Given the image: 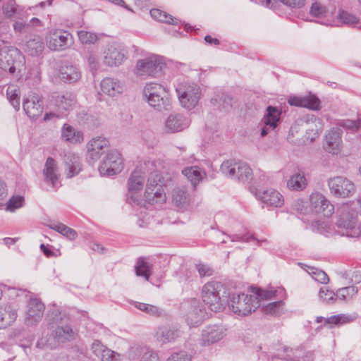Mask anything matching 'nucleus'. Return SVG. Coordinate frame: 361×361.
I'll use <instances>...</instances> for the list:
<instances>
[{"mask_svg": "<svg viewBox=\"0 0 361 361\" xmlns=\"http://www.w3.org/2000/svg\"><path fill=\"white\" fill-rule=\"evenodd\" d=\"M24 56L15 47L3 46L0 47V69L14 75L20 73L24 66Z\"/></svg>", "mask_w": 361, "mask_h": 361, "instance_id": "obj_1", "label": "nucleus"}, {"mask_svg": "<svg viewBox=\"0 0 361 361\" xmlns=\"http://www.w3.org/2000/svg\"><path fill=\"white\" fill-rule=\"evenodd\" d=\"M144 96L148 104L158 111L166 109L170 105V98L165 87L160 84L149 82L143 89Z\"/></svg>", "mask_w": 361, "mask_h": 361, "instance_id": "obj_2", "label": "nucleus"}, {"mask_svg": "<svg viewBox=\"0 0 361 361\" xmlns=\"http://www.w3.org/2000/svg\"><path fill=\"white\" fill-rule=\"evenodd\" d=\"M228 306L235 314L247 316L258 307V301L252 295L234 293L230 298Z\"/></svg>", "mask_w": 361, "mask_h": 361, "instance_id": "obj_3", "label": "nucleus"}, {"mask_svg": "<svg viewBox=\"0 0 361 361\" xmlns=\"http://www.w3.org/2000/svg\"><path fill=\"white\" fill-rule=\"evenodd\" d=\"M224 289L223 285L218 281H210L206 283L202 290L203 302L214 312H219L223 309V300L220 292Z\"/></svg>", "mask_w": 361, "mask_h": 361, "instance_id": "obj_4", "label": "nucleus"}, {"mask_svg": "<svg viewBox=\"0 0 361 361\" xmlns=\"http://www.w3.org/2000/svg\"><path fill=\"white\" fill-rule=\"evenodd\" d=\"M164 66L161 56L152 54L137 61L135 73L140 76L156 77Z\"/></svg>", "mask_w": 361, "mask_h": 361, "instance_id": "obj_5", "label": "nucleus"}, {"mask_svg": "<svg viewBox=\"0 0 361 361\" xmlns=\"http://www.w3.org/2000/svg\"><path fill=\"white\" fill-rule=\"evenodd\" d=\"M176 91L180 104L188 109L195 108L201 97L200 87L195 83L180 87Z\"/></svg>", "mask_w": 361, "mask_h": 361, "instance_id": "obj_6", "label": "nucleus"}, {"mask_svg": "<svg viewBox=\"0 0 361 361\" xmlns=\"http://www.w3.org/2000/svg\"><path fill=\"white\" fill-rule=\"evenodd\" d=\"M123 161L121 154L117 150L108 152L99 166L101 175L111 176L121 171Z\"/></svg>", "mask_w": 361, "mask_h": 361, "instance_id": "obj_7", "label": "nucleus"}, {"mask_svg": "<svg viewBox=\"0 0 361 361\" xmlns=\"http://www.w3.org/2000/svg\"><path fill=\"white\" fill-rule=\"evenodd\" d=\"M328 185L331 193L337 197H348L355 191L353 183L343 176H336L329 179Z\"/></svg>", "mask_w": 361, "mask_h": 361, "instance_id": "obj_8", "label": "nucleus"}, {"mask_svg": "<svg viewBox=\"0 0 361 361\" xmlns=\"http://www.w3.org/2000/svg\"><path fill=\"white\" fill-rule=\"evenodd\" d=\"M48 47L53 51L67 49L71 44V35L65 30H51L46 36Z\"/></svg>", "mask_w": 361, "mask_h": 361, "instance_id": "obj_9", "label": "nucleus"}, {"mask_svg": "<svg viewBox=\"0 0 361 361\" xmlns=\"http://www.w3.org/2000/svg\"><path fill=\"white\" fill-rule=\"evenodd\" d=\"M126 59V51L117 44H109L103 51V63L109 67H118Z\"/></svg>", "mask_w": 361, "mask_h": 361, "instance_id": "obj_10", "label": "nucleus"}, {"mask_svg": "<svg viewBox=\"0 0 361 361\" xmlns=\"http://www.w3.org/2000/svg\"><path fill=\"white\" fill-rule=\"evenodd\" d=\"M23 107L27 116L32 119L39 117L43 112L42 102L39 96L32 92H28L24 98Z\"/></svg>", "mask_w": 361, "mask_h": 361, "instance_id": "obj_11", "label": "nucleus"}, {"mask_svg": "<svg viewBox=\"0 0 361 361\" xmlns=\"http://www.w3.org/2000/svg\"><path fill=\"white\" fill-rule=\"evenodd\" d=\"M207 315L203 305L197 300H192L185 314V320L190 327L199 326Z\"/></svg>", "mask_w": 361, "mask_h": 361, "instance_id": "obj_12", "label": "nucleus"}, {"mask_svg": "<svg viewBox=\"0 0 361 361\" xmlns=\"http://www.w3.org/2000/svg\"><path fill=\"white\" fill-rule=\"evenodd\" d=\"M266 114L262 119L263 127L261 135L266 136L271 130H274L281 120V110L276 106H268Z\"/></svg>", "mask_w": 361, "mask_h": 361, "instance_id": "obj_13", "label": "nucleus"}, {"mask_svg": "<svg viewBox=\"0 0 361 361\" xmlns=\"http://www.w3.org/2000/svg\"><path fill=\"white\" fill-rule=\"evenodd\" d=\"M357 222V214L355 212L343 213L340 215L336 222L338 231L342 235L354 237L357 234L355 225Z\"/></svg>", "mask_w": 361, "mask_h": 361, "instance_id": "obj_14", "label": "nucleus"}, {"mask_svg": "<svg viewBox=\"0 0 361 361\" xmlns=\"http://www.w3.org/2000/svg\"><path fill=\"white\" fill-rule=\"evenodd\" d=\"M226 329L223 326L212 325L205 327L202 332L201 344L209 345L220 340L226 335Z\"/></svg>", "mask_w": 361, "mask_h": 361, "instance_id": "obj_15", "label": "nucleus"}, {"mask_svg": "<svg viewBox=\"0 0 361 361\" xmlns=\"http://www.w3.org/2000/svg\"><path fill=\"white\" fill-rule=\"evenodd\" d=\"M145 176L142 173L136 169L130 175L128 183V200L130 199L132 202L140 204L138 199L135 196L136 192L140 191L143 188Z\"/></svg>", "mask_w": 361, "mask_h": 361, "instance_id": "obj_16", "label": "nucleus"}, {"mask_svg": "<svg viewBox=\"0 0 361 361\" xmlns=\"http://www.w3.org/2000/svg\"><path fill=\"white\" fill-rule=\"evenodd\" d=\"M109 145V140L105 137L92 138L87 144V157L93 162L97 161Z\"/></svg>", "mask_w": 361, "mask_h": 361, "instance_id": "obj_17", "label": "nucleus"}, {"mask_svg": "<svg viewBox=\"0 0 361 361\" xmlns=\"http://www.w3.org/2000/svg\"><path fill=\"white\" fill-rule=\"evenodd\" d=\"M27 307L25 322L27 325H33L43 317L44 305L39 299L33 298L30 300Z\"/></svg>", "mask_w": 361, "mask_h": 361, "instance_id": "obj_18", "label": "nucleus"}, {"mask_svg": "<svg viewBox=\"0 0 361 361\" xmlns=\"http://www.w3.org/2000/svg\"><path fill=\"white\" fill-rule=\"evenodd\" d=\"M44 181L51 185L53 189L59 187V173H58L57 164L55 159L48 157L43 169Z\"/></svg>", "mask_w": 361, "mask_h": 361, "instance_id": "obj_19", "label": "nucleus"}, {"mask_svg": "<svg viewBox=\"0 0 361 361\" xmlns=\"http://www.w3.org/2000/svg\"><path fill=\"white\" fill-rule=\"evenodd\" d=\"M180 336V329L170 325L159 326L155 333L156 339L163 344L175 342Z\"/></svg>", "mask_w": 361, "mask_h": 361, "instance_id": "obj_20", "label": "nucleus"}, {"mask_svg": "<svg viewBox=\"0 0 361 361\" xmlns=\"http://www.w3.org/2000/svg\"><path fill=\"white\" fill-rule=\"evenodd\" d=\"M256 197L268 207H279L283 204V196L276 190L270 188L264 191H258Z\"/></svg>", "mask_w": 361, "mask_h": 361, "instance_id": "obj_21", "label": "nucleus"}, {"mask_svg": "<svg viewBox=\"0 0 361 361\" xmlns=\"http://www.w3.org/2000/svg\"><path fill=\"white\" fill-rule=\"evenodd\" d=\"M59 77L64 82H76L81 78V72L75 65L65 62L59 68Z\"/></svg>", "mask_w": 361, "mask_h": 361, "instance_id": "obj_22", "label": "nucleus"}, {"mask_svg": "<svg viewBox=\"0 0 361 361\" xmlns=\"http://www.w3.org/2000/svg\"><path fill=\"white\" fill-rule=\"evenodd\" d=\"M342 131L338 128H331L326 135L324 148L331 154H338L341 143Z\"/></svg>", "mask_w": 361, "mask_h": 361, "instance_id": "obj_23", "label": "nucleus"}, {"mask_svg": "<svg viewBox=\"0 0 361 361\" xmlns=\"http://www.w3.org/2000/svg\"><path fill=\"white\" fill-rule=\"evenodd\" d=\"M307 185L305 171L299 167L294 169L292 175L287 181L288 188L293 191H302Z\"/></svg>", "mask_w": 361, "mask_h": 361, "instance_id": "obj_24", "label": "nucleus"}, {"mask_svg": "<svg viewBox=\"0 0 361 361\" xmlns=\"http://www.w3.org/2000/svg\"><path fill=\"white\" fill-rule=\"evenodd\" d=\"M100 86L102 92L111 97L121 94L125 87L123 82L113 78H104L100 83Z\"/></svg>", "mask_w": 361, "mask_h": 361, "instance_id": "obj_25", "label": "nucleus"}, {"mask_svg": "<svg viewBox=\"0 0 361 361\" xmlns=\"http://www.w3.org/2000/svg\"><path fill=\"white\" fill-rule=\"evenodd\" d=\"M290 106L305 107L311 110H319L320 109V100L314 95H310L303 97H290L288 99Z\"/></svg>", "mask_w": 361, "mask_h": 361, "instance_id": "obj_26", "label": "nucleus"}, {"mask_svg": "<svg viewBox=\"0 0 361 361\" xmlns=\"http://www.w3.org/2000/svg\"><path fill=\"white\" fill-rule=\"evenodd\" d=\"M190 120L181 114H171L166 121V129L169 133L179 132L187 128Z\"/></svg>", "mask_w": 361, "mask_h": 361, "instance_id": "obj_27", "label": "nucleus"}, {"mask_svg": "<svg viewBox=\"0 0 361 361\" xmlns=\"http://www.w3.org/2000/svg\"><path fill=\"white\" fill-rule=\"evenodd\" d=\"M75 103L74 97L71 94L56 96L54 99V107L63 116L67 115Z\"/></svg>", "mask_w": 361, "mask_h": 361, "instance_id": "obj_28", "label": "nucleus"}, {"mask_svg": "<svg viewBox=\"0 0 361 361\" xmlns=\"http://www.w3.org/2000/svg\"><path fill=\"white\" fill-rule=\"evenodd\" d=\"M17 317V311L13 306L8 305L0 307V329L11 326L16 320Z\"/></svg>", "mask_w": 361, "mask_h": 361, "instance_id": "obj_29", "label": "nucleus"}, {"mask_svg": "<svg viewBox=\"0 0 361 361\" xmlns=\"http://www.w3.org/2000/svg\"><path fill=\"white\" fill-rule=\"evenodd\" d=\"M65 164L66 167L67 177L72 178L81 171V161L80 157L71 152L65 155Z\"/></svg>", "mask_w": 361, "mask_h": 361, "instance_id": "obj_30", "label": "nucleus"}, {"mask_svg": "<svg viewBox=\"0 0 361 361\" xmlns=\"http://www.w3.org/2000/svg\"><path fill=\"white\" fill-rule=\"evenodd\" d=\"M172 201L180 209L186 208L190 202L188 192L185 188H176L173 190Z\"/></svg>", "mask_w": 361, "mask_h": 361, "instance_id": "obj_31", "label": "nucleus"}, {"mask_svg": "<svg viewBox=\"0 0 361 361\" xmlns=\"http://www.w3.org/2000/svg\"><path fill=\"white\" fill-rule=\"evenodd\" d=\"M3 13L8 18H19L21 19L25 17L24 8L16 4L15 0H9L8 2L4 4Z\"/></svg>", "mask_w": 361, "mask_h": 361, "instance_id": "obj_32", "label": "nucleus"}, {"mask_svg": "<svg viewBox=\"0 0 361 361\" xmlns=\"http://www.w3.org/2000/svg\"><path fill=\"white\" fill-rule=\"evenodd\" d=\"M354 318L350 315L347 314H338L334 315L328 318L323 317H317L316 318V322L320 323L324 322V325L329 328H333L334 326L346 324L353 321Z\"/></svg>", "mask_w": 361, "mask_h": 361, "instance_id": "obj_33", "label": "nucleus"}, {"mask_svg": "<svg viewBox=\"0 0 361 361\" xmlns=\"http://www.w3.org/2000/svg\"><path fill=\"white\" fill-rule=\"evenodd\" d=\"M54 335L60 343L75 339L76 334L67 322L58 326L54 331Z\"/></svg>", "mask_w": 361, "mask_h": 361, "instance_id": "obj_34", "label": "nucleus"}, {"mask_svg": "<svg viewBox=\"0 0 361 361\" xmlns=\"http://www.w3.org/2000/svg\"><path fill=\"white\" fill-rule=\"evenodd\" d=\"M44 44L39 36H36L26 42L25 51L30 56H37L42 54Z\"/></svg>", "mask_w": 361, "mask_h": 361, "instance_id": "obj_35", "label": "nucleus"}, {"mask_svg": "<svg viewBox=\"0 0 361 361\" xmlns=\"http://www.w3.org/2000/svg\"><path fill=\"white\" fill-rule=\"evenodd\" d=\"M145 197L146 202L150 204L163 203L166 201V196L163 188L151 190L145 189Z\"/></svg>", "mask_w": 361, "mask_h": 361, "instance_id": "obj_36", "label": "nucleus"}, {"mask_svg": "<svg viewBox=\"0 0 361 361\" xmlns=\"http://www.w3.org/2000/svg\"><path fill=\"white\" fill-rule=\"evenodd\" d=\"M62 137L71 143H80L83 140V135L69 125L65 124L61 130Z\"/></svg>", "mask_w": 361, "mask_h": 361, "instance_id": "obj_37", "label": "nucleus"}, {"mask_svg": "<svg viewBox=\"0 0 361 361\" xmlns=\"http://www.w3.org/2000/svg\"><path fill=\"white\" fill-rule=\"evenodd\" d=\"M233 178H237L243 183H248L252 178L251 168L247 164L238 161L237 163L236 175Z\"/></svg>", "mask_w": 361, "mask_h": 361, "instance_id": "obj_38", "label": "nucleus"}, {"mask_svg": "<svg viewBox=\"0 0 361 361\" xmlns=\"http://www.w3.org/2000/svg\"><path fill=\"white\" fill-rule=\"evenodd\" d=\"M211 102L219 109H226L232 106V97L225 93L219 92L211 99Z\"/></svg>", "mask_w": 361, "mask_h": 361, "instance_id": "obj_39", "label": "nucleus"}, {"mask_svg": "<svg viewBox=\"0 0 361 361\" xmlns=\"http://www.w3.org/2000/svg\"><path fill=\"white\" fill-rule=\"evenodd\" d=\"M47 318L49 323L56 324L59 326L66 324L70 319L69 317L65 312L58 309H54L49 312L47 314Z\"/></svg>", "mask_w": 361, "mask_h": 361, "instance_id": "obj_40", "label": "nucleus"}, {"mask_svg": "<svg viewBox=\"0 0 361 361\" xmlns=\"http://www.w3.org/2000/svg\"><path fill=\"white\" fill-rule=\"evenodd\" d=\"M59 345V343L55 335L49 336L47 334L46 336L42 335V336L39 338L36 346L42 349H55Z\"/></svg>", "mask_w": 361, "mask_h": 361, "instance_id": "obj_41", "label": "nucleus"}, {"mask_svg": "<svg viewBox=\"0 0 361 361\" xmlns=\"http://www.w3.org/2000/svg\"><path fill=\"white\" fill-rule=\"evenodd\" d=\"M49 227L71 240H75L78 236L77 232L74 229L62 223L53 224Z\"/></svg>", "mask_w": 361, "mask_h": 361, "instance_id": "obj_42", "label": "nucleus"}, {"mask_svg": "<svg viewBox=\"0 0 361 361\" xmlns=\"http://www.w3.org/2000/svg\"><path fill=\"white\" fill-rule=\"evenodd\" d=\"M183 174L195 186L202 178L200 168L197 166L186 167L182 171Z\"/></svg>", "mask_w": 361, "mask_h": 361, "instance_id": "obj_43", "label": "nucleus"}, {"mask_svg": "<svg viewBox=\"0 0 361 361\" xmlns=\"http://www.w3.org/2000/svg\"><path fill=\"white\" fill-rule=\"evenodd\" d=\"M150 15L152 18L156 20L166 23L169 24L175 25L177 23V19L173 18L171 15H169L164 11H162L157 8H153L150 11Z\"/></svg>", "mask_w": 361, "mask_h": 361, "instance_id": "obj_44", "label": "nucleus"}, {"mask_svg": "<svg viewBox=\"0 0 361 361\" xmlns=\"http://www.w3.org/2000/svg\"><path fill=\"white\" fill-rule=\"evenodd\" d=\"M135 351L141 355L140 361H161L157 353L146 346L137 348Z\"/></svg>", "mask_w": 361, "mask_h": 361, "instance_id": "obj_45", "label": "nucleus"}, {"mask_svg": "<svg viewBox=\"0 0 361 361\" xmlns=\"http://www.w3.org/2000/svg\"><path fill=\"white\" fill-rule=\"evenodd\" d=\"M358 289L355 286H347L339 288L336 292V297L338 299L343 301H348L357 294Z\"/></svg>", "mask_w": 361, "mask_h": 361, "instance_id": "obj_46", "label": "nucleus"}, {"mask_svg": "<svg viewBox=\"0 0 361 361\" xmlns=\"http://www.w3.org/2000/svg\"><path fill=\"white\" fill-rule=\"evenodd\" d=\"M284 303L282 300L270 302L263 307V312L265 314L279 316L283 313Z\"/></svg>", "mask_w": 361, "mask_h": 361, "instance_id": "obj_47", "label": "nucleus"}, {"mask_svg": "<svg viewBox=\"0 0 361 361\" xmlns=\"http://www.w3.org/2000/svg\"><path fill=\"white\" fill-rule=\"evenodd\" d=\"M283 351L285 353V355L279 353L278 355L279 357H281L283 359L286 360L288 361H300V357L302 354V350L299 348L293 349L287 347H283Z\"/></svg>", "mask_w": 361, "mask_h": 361, "instance_id": "obj_48", "label": "nucleus"}, {"mask_svg": "<svg viewBox=\"0 0 361 361\" xmlns=\"http://www.w3.org/2000/svg\"><path fill=\"white\" fill-rule=\"evenodd\" d=\"M135 273L138 276H142L148 281L150 273V265L144 259L140 258L135 265Z\"/></svg>", "mask_w": 361, "mask_h": 361, "instance_id": "obj_49", "label": "nucleus"}, {"mask_svg": "<svg viewBox=\"0 0 361 361\" xmlns=\"http://www.w3.org/2000/svg\"><path fill=\"white\" fill-rule=\"evenodd\" d=\"M237 163L233 160L224 161L221 165L220 170L226 176L233 178L236 175Z\"/></svg>", "mask_w": 361, "mask_h": 361, "instance_id": "obj_50", "label": "nucleus"}, {"mask_svg": "<svg viewBox=\"0 0 361 361\" xmlns=\"http://www.w3.org/2000/svg\"><path fill=\"white\" fill-rule=\"evenodd\" d=\"M312 207L314 209L315 212L319 213L321 212L322 207L327 200L326 197L319 192L312 193L310 197Z\"/></svg>", "mask_w": 361, "mask_h": 361, "instance_id": "obj_51", "label": "nucleus"}, {"mask_svg": "<svg viewBox=\"0 0 361 361\" xmlns=\"http://www.w3.org/2000/svg\"><path fill=\"white\" fill-rule=\"evenodd\" d=\"M6 96L15 109L18 110L20 109L19 90L13 86L8 87L6 91Z\"/></svg>", "mask_w": 361, "mask_h": 361, "instance_id": "obj_52", "label": "nucleus"}, {"mask_svg": "<svg viewBox=\"0 0 361 361\" xmlns=\"http://www.w3.org/2000/svg\"><path fill=\"white\" fill-rule=\"evenodd\" d=\"M326 13V7L319 1L312 3L310 8V16L314 18L324 17Z\"/></svg>", "mask_w": 361, "mask_h": 361, "instance_id": "obj_53", "label": "nucleus"}, {"mask_svg": "<svg viewBox=\"0 0 361 361\" xmlns=\"http://www.w3.org/2000/svg\"><path fill=\"white\" fill-rule=\"evenodd\" d=\"M254 295L252 296L257 297V300L258 301V307L260 305V301L261 300H267L273 298L276 291V290H262L257 288H255L253 289Z\"/></svg>", "mask_w": 361, "mask_h": 361, "instance_id": "obj_54", "label": "nucleus"}, {"mask_svg": "<svg viewBox=\"0 0 361 361\" xmlns=\"http://www.w3.org/2000/svg\"><path fill=\"white\" fill-rule=\"evenodd\" d=\"M25 202L24 197L20 195L13 196L6 203V210L14 212L16 209L21 208Z\"/></svg>", "mask_w": 361, "mask_h": 361, "instance_id": "obj_55", "label": "nucleus"}, {"mask_svg": "<svg viewBox=\"0 0 361 361\" xmlns=\"http://www.w3.org/2000/svg\"><path fill=\"white\" fill-rule=\"evenodd\" d=\"M337 18L343 24L348 25H355L358 23V18L347 11L340 10Z\"/></svg>", "mask_w": 361, "mask_h": 361, "instance_id": "obj_56", "label": "nucleus"}, {"mask_svg": "<svg viewBox=\"0 0 361 361\" xmlns=\"http://www.w3.org/2000/svg\"><path fill=\"white\" fill-rule=\"evenodd\" d=\"M233 242H250L252 240H256L257 245L261 246L262 243H267L266 239L258 240L253 235L247 233L245 235L233 234L229 236Z\"/></svg>", "mask_w": 361, "mask_h": 361, "instance_id": "obj_57", "label": "nucleus"}, {"mask_svg": "<svg viewBox=\"0 0 361 361\" xmlns=\"http://www.w3.org/2000/svg\"><path fill=\"white\" fill-rule=\"evenodd\" d=\"M78 36L82 44H94L97 40L95 34L85 30L78 31Z\"/></svg>", "mask_w": 361, "mask_h": 361, "instance_id": "obj_58", "label": "nucleus"}, {"mask_svg": "<svg viewBox=\"0 0 361 361\" xmlns=\"http://www.w3.org/2000/svg\"><path fill=\"white\" fill-rule=\"evenodd\" d=\"M135 307L150 315H158L160 313L159 308L152 305L135 302Z\"/></svg>", "mask_w": 361, "mask_h": 361, "instance_id": "obj_59", "label": "nucleus"}, {"mask_svg": "<svg viewBox=\"0 0 361 361\" xmlns=\"http://www.w3.org/2000/svg\"><path fill=\"white\" fill-rule=\"evenodd\" d=\"M319 297L320 300L327 303H333L337 299L336 293L325 288H320Z\"/></svg>", "mask_w": 361, "mask_h": 361, "instance_id": "obj_60", "label": "nucleus"}, {"mask_svg": "<svg viewBox=\"0 0 361 361\" xmlns=\"http://www.w3.org/2000/svg\"><path fill=\"white\" fill-rule=\"evenodd\" d=\"M310 270L311 271L310 274L312 275V277L315 281L323 284H326L329 282V276L324 271L314 267H311Z\"/></svg>", "mask_w": 361, "mask_h": 361, "instance_id": "obj_61", "label": "nucleus"}, {"mask_svg": "<svg viewBox=\"0 0 361 361\" xmlns=\"http://www.w3.org/2000/svg\"><path fill=\"white\" fill-rule=\"evenodd\" d=\"M338 125L344 128L351 130H357L360 129L361 124L360 120H350V119H343L340 121L338 123Z\"/></svg>", "mask_w": 361, "mask_h": 361, "instance_id": "obj_62", "label": "nucleus"}, {"mask_svg": "<svg viewBox=\"0 0 361 361\" xmlns=\"http://www.w3.org/2000/svg\"><path fill=\"white\" fill-rule=\"evenodd\" d=\"M160 180V175L157 172L152 173L150 176L148 178L146 189H149L150 188L151 190L159 188H163L162 185L159 183Z\"/></svg>", "mask_w": 361, "mask_h": 361, "instance_id": "obj_63", "label": "nucleus"}, {"mask_svg": "<svg viewBox=\"0 0 361 361\" xmlns=\"http://www.w3.org/2000/svg\"><path fill=\"white\" fill-rule=\"evenodd\" d=\"M166 361H191V355L185 351L173 353Z\"/></svg>", "mask_w": 361, "mask_h": 361, "instance_id": "obj_64", "label": "nucleus"}]
</instances>
